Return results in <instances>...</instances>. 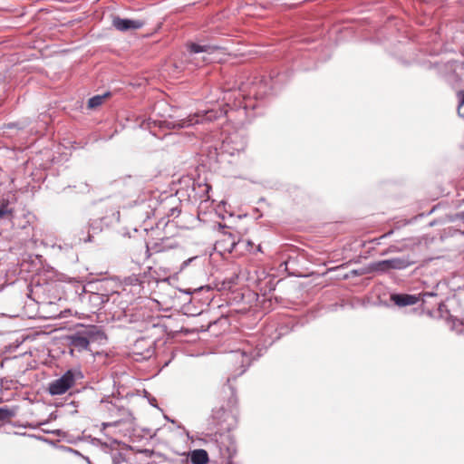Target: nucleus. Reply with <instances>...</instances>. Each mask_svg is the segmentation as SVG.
I'll list each match as a JSON object with an SVG mask.
<instances>
[{
	"label": "nucleus",
	"instance_id": "obj_1",
	"mask_svg": "<svg viewBox=\"0 0 464 464\" xmlns=\"http://www.w3.org/2000/svg\"><path fill=\"white\" fill-rule=\"evenodd\" d=\"M210 453L217 458L218 464H231L237 447L234 438L229 432H216L206 435Z\"/></svg>",
	"mask_w": 464,
	"mask_h": 464
},
{
	"label": "nucleus",
	"instance_id": "obj_36",
	"mask_svg": "<svg viewBox=\"0 0 464 464\" xmlns=\"http://www.w3.org/2000/svg\"><path fill=\"white\" fill-rule=\"evenodd\" d=\"M85 460L87 461L88 464H92V461L90 460L89 457H86Z\"/></svg>",
	"mask_w": 464,
	"mask_h": 464
},
{
	"label": "nucleus",
	"instance_id": "obj_11",
	"mask_svg": "<svg viewBox=\"0 0 464 464\" xmlns=\"http://www.w3.org/2000/svg\"><path fill=\"white\" fill-rule=\"evenodd\" d=\"M112 25L121 32H126L141 28L144 25V22L117 16L113 18Z\"/></svg>",
	"mask_w": 464,
	"mask_h": 464
},
{
	"label": "nucleus",
	"instance_id": "obj_24",
	"mask_svg": "<svg viewBox=\"0 0 464 464\" xmlns=\"http://www.w3.org/2000/svg\"><path fill=\"white\" fill-rule=\"evenodd\" d=\"M13 213L12 209L8 208V203H3L0 206V218H5L7 215H11Z\"/></svg>",
	"mask_w": 464,
	"mask_h": 464
},
{
	"label": "nucleus",
	"instance_id": "obj_16",
	"mask_svg": "<svg viewBox=\"0 0 464 464\" xmlns=\"http://www.w3.org/2000/svg\"><path fill=\"white\" fill-rule=\"evenodd\" d=\"M447 322L450 324V327L452 331H454L458 334H464V322L453 317L452 315L449 314L447 317Z\"/></svg>",
	"mask_w": 464,
	"mask_h": 464
},
{
	"label": "nucleus",
	"instance_id": "obj_18",
	"mask_svg": "<svg viewBox=\"0 0 464 464\" xmlns=\"http://www.w3.org/2000/svg\"><path fill=\"white\" fill-rule=\"evenodd\" d=\"M111 457L112 464H123L126 462V456L121 451H112Z\"/></svg>",
	"mask_w": 464,
	"mask_h": 464
},
{
	"label": "nucleus",
	"instance_id": "obj_7",
	"mask_svg": "<svg viewBox=\"0 0 464 464\" xmlns=\"http://www.w3.org/2000/svg\"><path fill=\"white\" fill-rule=\"evenodd\" d=\"M412 264H414V261L411 260L408 256H401L375 262L372 267L375 271L388 272L390 270L405 269Z\"/></svg>",
	"mask_w": 464,
	"mask_h": 464
},
{
	"label": "nucleus",
	"instance_id": "obj_9",
	"mask_svg": "<svg viewBox=\"0 0 464 464\" xmlns=\"http://www.w3.org/2000/svg\"><path fill=\"white\" fill-rule=\"evenodd\" d=\"M210 418L212 423L222 430H229L234 425L235 418L232 411L223 406L213 409Z\"/></svg>",
	"mask_w": 464,
	"mask_h": 464
},
{
	"label": "nucleus",
	"instance_id": "obj_26",
	"mask_svg": "<svg viewBox=\"0 0 464 464\" xmlns=\"http://www.w3.org/2000/svg\"><path fill=\"white\" fill-rule=\"evenodd\" d=\"M435 304H439V311H440L441 316H444V312L448 313V310L446 309V305L444 304L438 303V302L432 304V305H435Z\"/></svg>",
	"mask_w": 464,
	"mask_h": 464
},
{
	"label": "nucleus",
	"instance_id": "obj_34",
	"mask_svg": "<svg viewBox=\"0 0 464 464\" xmlns=\"http://www.w3.org/2000/svg\"><path fill=\"white\" fill-rule=\"evenodd\" d=\"M81 187H82V188H81V191H84V190H86V189H87V188H88L87 184H82V186H81Z\"/></svg>",
	"mask_w": 464,
	"mask_h": 464
},
{
	"label": "nucleus",
	"instance_id": "obj_31",
	"mask_svg": "<svg viewBox=\"0 0 464 464\" xmlns=\"http://www.w3.org/2000/svg\"><path fill=\"white\" fill-rule=\"evenodd\" d=\"M456 219H461V220H464V211L459 212V213H457V214L455 215V218H454V220H456Z\"/></svg>",
	"mask_w": 464,
	"mask_h": 464
},
{
	"label": "nucleus",
	"instance_id": "obj_30",
	"mask_svg": "<svg viewBox=\"0 0 464 464\" xmlns=\"http://www.w3.org/2000/svg\"><path fill=\"white\" fill-rule=\"evenodd\" d=\"M230 95H231V92H226V93H225V95H224V97H223V99L227 102V106L229 105L228 102H229V101H230V99H231Z\"/></svg>",
	"mask_w": 464,
	"mask_h": 464
},
{
	"label": "nucleus",
	"instance_id": "obj_38",
	"mask_svg": "<svg viewBox=\"0 0 464 464\" xmlns=\"http://www.w3.org/2000/svg\"><path fill=\"white\" fill-rule=\"evenodd\" d=\"M72 247L70 246H66V249H71Z\"/></svg>",
	"mask_w": 464,
	"mask_h": 464
},
{
	"label": "nucleus",
	"instance_id": "obj_33",
	"mask_svg": "<svg viewBox=\"0 0 464 464\" xmlns=\"http://www.w3.org/2000/svg\"><path fill=\"white\" fill-rule=\"evenodd\" d=\"M351 275L353 276H361L362 272H360L359 270L354 269V270L351 271Z\"/></svg>",
	"mask_w": 464,
	"mask_h": 464
},
{
	"label": "nucleus",
	"instance_id": "obj_25",
	"mask_svg": "<svg viewBox=\"0 0 464 464\" xmlns=\"http://www.w3.org/2000/svg\"><path fill=\"white\" fill-rule=\"evenodd\" d=\"M403 251V247H400L398 246H395V245H392L390 246L388 248H386L382 253V255L384 256V255H388V254H392V253H397V252H401Z\"/></svg>",
	"mask_w": 464,
	"mask_h": 464
},
{
	"label": "nucleus",
	"instance_id": "obj_37",
	"mask_svg": "<svg viewBox=\"0 0 464 464\" xmlns=\"http://www.w3.org/2000/svg\"><path fill=\"white\" fill-rule=\"evenodd\" d=\"M391 234H392V232H389V233H387V234H384V235L382 236V237H386L390 236Z\"/></svg>",
	"mask_w": 464,
	"mask_h": 464
},
{
	"label": "nucleus",
	"instance_id": "obj_6",
	"mask_svg": "<svg viewBox=\"0 0 464 464\" xmlns=\"http://www.w3.org/2000/svg\"><path fill=\"white\" fill-rule=\"evenodd\" d=\"M246 137L238 132L228 134L222 141L221 150L223 152L234 156L243 152L246 148Z\"/></svg>",
	"mask_w": 464,
	"mask_h": 464
},
{
	"label": "nucleus",
	"instance_id": "obj_28",
	"mask_svg": "<svg viewBox=\"0 0 464 464\" xmlns=\"http://www.w3.org/2000/svg\"><path fill=\"white\" fill-rule=\"evenodd\" d=\"M179 212L180 211L177 208H171L168 215L170 217H178Z\"/></svg>",
	"mask_w": 464,
	"mask_h": 464
},
{
	"label": "nucleus",
	"instance_id": "obj_29",
	"mask_svg": "<svg viewBox=\"0 0 464 464\" xmlns=\"http://www.w3.org/2000/svg\"><path fill=\"white\" fill-rule=\"evenodd\" d=\"M197 257H192V258H188L187 260H185L182 264H181V269H184L186 266H188L189 265V263H191L194 259H196Z\"/></svg>",
	"mask_w": 464,
	"mask_h": 464
},
{
	"label": "nucleus",
	"instance_id": "obj_10",
	"mask_svg": "<svg viewBox=\"0 0 464 464\" xmlns=\"http://www.w3.org/2000/svg\"><path fill=\"white\" fill-rule=\"evenodd\" d=\"M464 64L457 61H449L444 64V77L447 82L455 87L460 81Z\"/></svg>",
	"mask_w": 464,
	"mask_h": 464
},
{
	"label": "nucleus",
	"instance_id": "obj_3",
	"mask_svg": "<svg viewBox=\"0 0 464 464\" xmlns=\"http://www.w3.org/2000/svg\"><path fill=\"white\" fill-rule=\"evenodd\" d=\"M106 339L103 332L98 330L95 326L86 328L82 332H77L67 336L68 344L71 352L77 351L79 353L87 351L92 342L102 341Z\"/></svg>",
	"mask_w": 464,
	"mask_h": 464
},
{
	"label": "nucleus",
	"instance_id": "obj_19",
	"mask_svg": "<svg viewBox=\"0 0 464 464\" xmlns=\"http://www.w3.org/2000/svg\"><path fill=\"white\" fill-rule=\"evenodd\" d=\"M15 415V411L6 407L0 408V421L6 420Z\"/></svg>",
	"mask_w": 464,
	"mask_h": 464
},
{
	"label": "nucleus",
	"instance_id": "obj_13",
	"mask_svg": "<svg viewBox=\"0 0 464 464\" xmlns=\"http://www.w3.org/2000/svg\"><path fill=\"white\" fill-rule=\"evenodd\" d=\"M134 351L142 355L143 358H150L154 353L152 342L145 338L139 339L134 343Z\"/></svg>",
	"mask_w": 464,
	"mask_h": 464
},
{
	"label": "nucleus",
	"instance_id": "obj_23",
	"mask_svg": "<svg viewBox=\"0 0 464 464\" xmlns=\"http://www.w3.org/2000/svg\"><path fill=\"white\" fill-rule=\"evenodd\" d=\"M198 188H200L201 190V195H200V198L202 200H207L209 198V196H208V192L210 190V186H208V184H204V185H198Z\"/></svg>",
	"mask_w": 464,
	"mask_h": 464
},
{
	"label": "nucleus",
	"instance_id": "obj_17",
	"mask_svg": "<svg viewBox=\"0 0 464 464\" xmlns=\"http://www.w3.org/2000/svg\"><path fill=\"white\" fill-rule=\"evenodd\" d=\"M110 95V92H106L102 95H95L89 99L88 101V107L90 109H94L102 105L104 99Z\"/></svg>",
	"mask_w": 464,
	"mask_h": 464
},
{
	"label": "nucleus",
	"instance_id": "obj_35",
	"mask_svg": "<svg viewBox=\"0 0 464 464\" xmlns=\"http://www.w3.org/2000/svg\"><path fill=\"white\" fill-rule=\"evenodd\" d=\"M218 227L220 229H225L227 227L225 225L222 224H218Z\"/></svg>",
	"mask_w": 464,
	"mask_h": 464
},
{
	"label": "nucleus",
	"instance_id": "obj_2",
	"mask_svg": "<svg viewBox=\"0 0 464 464\" xmlns=\"http://www.w3.org/2000/svg\"><path fill=\"white\" fill-rule=\"evenodd\" d=\"M260 343H256L255 338L242 343V347L229 353L230 361L240 369L239 375L244 373L251 362L261 355Z\"/></svg>",
	"mask_w": 464,
	"mask_h": 464
},
{
	"label": "nucleus",
	"instance_id": "obj_8",
	"mask_svg": "<svg viewBox=\"0 0 464 464\" xmlns=\"http://www.w3.org/2000/svg\"><path fill=\"white\" fill-rule=\"evenodd\" d=\"M75 382V372L67 371L59 379L49 384L48 392L51 395H61L65 393Z\"/></svg>",
	"mask_w": 464,
	"mask_h": 464
},
{
	"label": "nucleus",
	"instance_id": "obj_4",
	"mask_svg": "<svg viewBox=\"0 0 464 464\" xmlns=\"http://www.w3.org/2000/svg\"><path fill=\"white\" fill-rule=\"evenodd\" d=\"M227 113V111L218 108V109H208L202 111H198L193 115H189L187 118L181 119L177 121L169 122L168 124H171L173 128H186L195 124L203 123L205 121H212L214 120H218Z\"/></svg>",
	"mask_w": 464,
	"mask_h": 464
},
{
	"label": "nucleus",
	"instance_id": "obj_15",
	"mask_svg": "<svg viewBox=\"0 0 464 464\" xmlns=\"http://www.w3.org/2000/svg\"><path fill=\"white\" fill-rule=\"evenodd\" d=\"M189 459L193 464H206L209 459L208 451L202 449L190 451Z\"/></svg>",
	"mask_w": 464,
	"mask_h": 464
},
{
	"label": "nucleus",
	"instance_id": "obj_21",
	"mask_svg": "<svg viewBox=\"0 0 464 464\" xmlns=\"http://www.w3.org/2000/svg\"><path fill=\"white\" fill-rule=\"evenodd\" d=\"M224 235L227 237V238L225 239V241L227 243V249L232 251L237 244V242L236 241V237L232 233L227 232H224Z\"/></svg>",
	"mask_w": 464,
	"mask_h": 464
},
{
	"label": "nucleus",
	"instance_id": "obj_20",
	"mask_svg": "<svg viewBox=\"0 0 464 464\" xmlns=\"http://www.w3.org/2000/svg\"><path fill=\"white\" fill-rule=\"evenodd\" d=\"M261 82L259 83H253L247 95H254L256 98H262L266 94V92L261 91Z\"/></svg>",
	"mask_w": 464,
	"mask_h": 464
},
{
	"label": "nucleus",
	"instance_id": "obj_14",
	"mask_svg": "<svg viewBox=\"0 0 464 464\" xmlns=\"http://www.w3.org/2000/svg\"><path fill=\"white\" fill-rule=\"evenodd\" d=\"M218 49V47L217 45L200 44H196V43H192L188 46V51L191 54H198L200 53H205L210 54V53H213Z\"/></svg>",
	"mask_w": 464,
	"mask_h": 464
},
{
	"label": "nucleus",
	"instance_id": "obj_12",
	"mask_svg": "<svg viewBox=\"0 0 464 464\" xmlns=\"http://www.w3.org/2000/svg\"><path fill=\"white\" fill-rule=\"evenodd\" d=\"M115 295H119L118 292H111V295L108 293H91L89 295V302L92 307L96 309L102 308L106 303L110 301V298Z\"/></svg>",
	"mask_w": 464,
	"mask_h": 464
},
{
	"label": "nucleus",
	"instance_id": "obj_27",
	"mask_svg": "<svg viewBox=\"0 0 464 464\" xmlns=\"http://www.w3.org/2000/svg\"><path fill=\"white\" fill-rule=\"evenodd\" d=\"M66 450H67V451H69V452L73 453V454H74V455H76V456H80V457H82V459H85V458H86V457H85V456H83L81 452H79L78 450H74V449H72V448H69V447H67V448H66Z\"/></svg>",
	"mask_w": 464,
	"mask_h": 464
},
{
	"label": "nucleus",
	"instance_id": "obj_5",
	"mask_svg": "<svg viewBox=\"0 0 464 464\" xmlns=\"http://www.w3.org/2000/svg\"><path fill=\"white\" fill-rule=\"evenodd\" d=\"M437 297V294L435 292H422L419 295H409V294H392L391 295V301L394 303L399 307H404L408 305H413L417 304L420 300L422 301L423 304H427L429 302V298Z\"/></svg>",
	"mask_w": 464,
	"mask_h": 464
},
{
	"label": "nucleus",
	"instance_id": "obj_22",
	"mask_svg": "<svg viewBox=\"0 0 464 464\" xmlns=\"http://www.w3.org/2000/svg\"><path fill=\"white\" fill-rule=\"evenodd\" d=\"M458 97H459L458 114L459 117L464 118V91H459L458 92Z\"/></svg>",
	"mask_w": 464,
	"mask_h": 464
},
{
	"label": "nucleus",
	"instance_id": "obj_32",
	"mask_svg": "<svg viewBox=\"0 0 464 464\" xmlns=\"http://www.w3.org/2000/svg\"><path fill=\"white\" fill-rule=\"evenodd\" d=\"M239 94L242 95L244 98L246 96V88L245 86H242L239 88Z\"/></svg>",
	"mask_w": 464,
	"mask_h": 464
}]
</instances>
